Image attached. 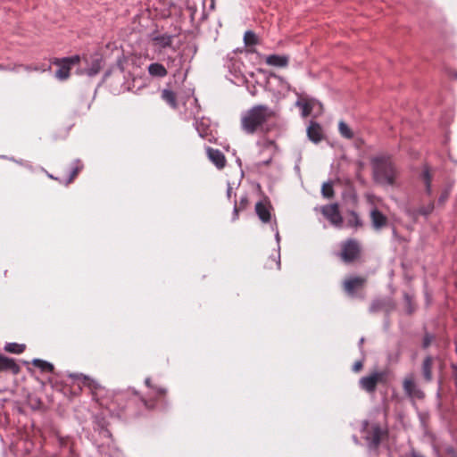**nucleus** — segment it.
<instances>
[{
	"instance_id": "obj_1",
	"label": "nucleus",
	"mask_w": 457,
	"mask_h": 457,
	"mask_svg": "<svg viewBox=\"0 0 457 457\" xmlns=\"http://www.w3.org/2000/svg\"><path fill=\"white\" fill-rule=\"evenodd\" d=\"M274 115L268 106L258 104L245 112L241 116V128L246 134L263 131L266 122Z\"/></svg>"
},
{
	"instance_id": "obj_2",
	"label": "nucleus",
	"mask_w": 457,
	"mask_h": 457,
	"mask_svg": "<svg viewBox=\"0 0 457 457\" xmlns=\"http://www.w3.org/2000/svg\"><path fill=\"white\" fill-rule=\"evenodd\" d=\"M371 165L374 180L383 186H393L397 176V170L391 158L380 155L372 158Z\"/></svg>"
},
{
	"instance_id": "obj_3",
	"label": "nucleus",
	"mask_w": 457,
	"mask_h": 457,
	"mask_svg": "<svg viewBox=\"0 0 457 457\" xmlns=\"http://www.w3.org/2000/svg\"><path fill=\"white\" fill-rule=\"evenodd\" d=\"M361 433L367 447L370 452H377L381 442L387 437L386 428H383L378 423H369L363 420L361 423Z\"/></svg>"
},
{
	"instance_id": "obj_4",
	"label": "nucleus",
	"mask_w": 457,
	"mask_h": 457,
	"mask_svg": "<svg viewBox=\"0 0 457 457\" xmlns=\"http://www.w3.org/2000/svg\"><path fill=\"white\" fill-rule=\"evenodd\" d=\"M387 372L386 370L374 371L371 374L362 377L360 381L361 389L368 393H374L378 383H385L386 381Z\"/></svg>"
},
{
	"instance_id": "obj_5",
	"label": "nucleus",
	"mask_w": 457,
	"mask_h": 457,
	"mask_svg": "<svg viewBox=\"0 0 457 457\" xmlns=\"http://www.w3.org/2000/svg\"><path fill=\"white\" fill-rule=\"evenodd\" d=\"M361 247L355 239H348L342 243L340 257L345 263L354 262L360 255Z\"/></svg>"
},
{
	"instance_id": "obj_6",
	"label": "nucleus",
	"mask_w": 457,
	"mask_h": 457,
	"mask_svg": "<svg viewBox=\"0 0 457 457\" xmlns=\"http://www.w3.org/2000/svg\"><path fill=\"white\" fill-rule=\"evenodd\" d=\"M79 62V56L74 55L71 57L63 58L62 60H56L54 64L59 66V69L55 72L57 79L64 80L69 78L70 71L71 66L77 64Z\"/></svg>"
},
{
	"instance_id": "obj_7",
	"label": "nucleus",
	"mask_w": 457,
	"mask_h": 457,
	"mask_svg": "<svg viewBox=\"0 0 457 457\" xmlns=\"http://www.w3.org/2000/svg\"><path fill=\"white\" fill-rule=\"evenodd\" d=\"M403 388L405 395L411 399H422L424 398L423 391L417 386L412 375L404 378L403 382Z\"/></svg>"
},
{
	"instance_id": "obj_8",
	"label": "nucleus",
	"mask_w": 457,
	"mask_h": 457,
	"mask_svg": "<svg viewBox=\"0 0 457 457\" xmlns=\"http://www.w3.org/2000/svg\"><path fill=\"white\" fill-rule=\"evenodd\" d=\"M322 214L336 227H340L343 222L342 216L339 212L338 204H327L321 209Z\"/></svg>"
},
{
	"instance_id": "obj_9",
	"label": "nucleus",
	"mask_w": 457,
	"mask_h": 457,
	"mask_svg": "<svg viewBox=\"0 0 457 457\" xmlns=\"http://www.w3.org/2000/svg\"><path fill=\"white\" fill-rule=\"evenodd\" d=\"M366 283V279L361 277H353L345 279L344 282V289L349 295H354L357 289L361 288Z\"/></svg>"
},
{
	"instance_id": "obj_10",
	"label": "nucleus",
	"mask_w": 457,
	"mask_h": 457,
	"mask_svg": "<svg viewBox=\"0 0 457 457\" xmlns=\"http://www.w3.org/2000/svg\"><path fill=\"white\" fill-rule=\"evenodd\" d=\"M21 369L13 359L0 354V372L11 371L12 374H18Z\"/></svg>"
},
{
	"instance_id": "obj_11",
	"label": "nucleus",
	"mask_w": 457,
	"mask_h": 457,
	"mask_svg": "<svg viewBox=\"0 0 457 457\" xmlns=\"http://www.w3.org/2000/svg\"><path fill=\"white\" fill-rule=\"evenodd\" d=\"M207 154L209 159L218 169H222L225 167L226 159L224 154L218 149H213L212 147L207 148Z\"/></svg>"
},
{
	"instance_id": "obj_12",
	"label": "nucleus",
	"mask_w": 457,
	"mask_h": 457,
	"mask_svg": "<svg viewBox=\"0 0 457 457\" xmlns=\"http://www.w3.org/2000/svg\"><path fill=\"white\" fill-rule=\"evenodd\" d=\"M307 135L311 141L314 143L320 142L323 137V134L320 124L314 121H311L309 127L307 128Z\"/></svg>"
},
{
	"instance_id": "obj_13",
	"label": "nucleus",
	"mask_w": 457,
	"mask_h": 457,
	"mask_svg": "<svg viewBox=\"0 0 457 457\" xmlns=\"http://www.w3.org/2000/svg\"><path fill=\"white\" fill-rule=\"evenodd\" d=\"M370 219L372 226L376 230L381 229L387 223V218L378 209L371 210Z\"/></svg>"
},
{
	"instance_id": "obj_14",
	"label": "nucleus",
	"mask_w": 457,
	"mask_h": 457,
	"mask_svg": "<svg viewBox=\"0 0 457 457\" xmlns=\"http://www.w3.org/2000/svg\"><path fill=\"white\" fill-rule=\"evenodd\" d=\"M266 63L275 67H286L288 64V57L286 55L270 54L266 57Z\"/></svg>"
},
{
	"instance_id": "obj_15",
	"label": "nucleus",
	"mask_w": 457,
	"mask_h": 457,
	"mask_svg": "<svg viewBox=\"0 0 457 457\" xmlns=\"http://www.w3.org/2000/svg\"><path fill=\"white\" fill-rule=\"evenodd\" d=\"M255 212L258 215L259 219L264 222L267 223L270 220V212L268 205L262 202H258L255 204Z\"/></svg>"
},
{
	"instance_id": "obj_16",
	"label": "nucleus",
	"mask_w": 457,
	"mask_h": 457,
	"mask_svg": "<svg viewBox=\"0 0 457 457\" xmlns=\"http://www.w3.org/2000/svg\"><path fill=\"white\" fill-rule=\"evenodd\" d=\"M147 71L152 77L156 78H164L168 74L166 68L159 62L149 64Z\"/></svg>"
},
{
	"instance_id": "obj_17",
	"label": "nucleus",
	"mask_w": 457,
	"mask_h": 457,
	"mask_svg": "<svg viewBox=\"0 0 457 457\" xmlns=\"http://www.w3.org/2000/svg\"><path fill=\"white\" fill-rule=\"evenodd\" d=\"M432 365L433 358L431 356L426 357L423 361L421 370L423 378L427 382H430L432 380Z\"/></svg>"
},
{
	"instance_id": "obj_18",
	"label": "nucleus",
	"mask_w": 457,
	"mask_h": 457,
	"mask_svg": "<svg viewBox=\"0 0 457 457\" xmlns=\"http://www.w3.org/2000/svg\"><path fill=\"white\" fill-rule=\"evenodd\" d=\"M173 37L168 34L157 35L153 37V41L161 48H166L171 46Z\"/></svg>"
},
{
	"instance_id": "obj_19",
	"label": "nucleus",
	"mask_w": 457,
	"mask_h": 457,
	"mask_svg": "<svg viewBox=\"0 0 457 457\" xmlns=\"http://www.w3.org/2000/svg\"><path fill=\"white\" fill-rule=\"evenodd\" d=\"M420 178L425 185L426 193L428 195H431L432 194V187H431L432 175H431L430 170L428 166L424 167L422 172L420 175Z\"/></svg>"
},
{
	"instance_id": "obj_20",
	"label": "nucleus",
	"mask_w": 457,
	"mask_h": 457,
	"mask_svg": "<svg viewBox=\"0 0 457 457\" xmlns=\"http://www.w3.org/2000/svg\"><path fill=\"white\" fill-rule=\"evenodd\" d=\"M102 60L99 58H96L92 61L90 66L83 71L88 77H94L98 74L102 69Z\"/></svg>"
},
{
	"instance_id": "obj_21",
	"label": "nucleus",
	"mask_w": 457,
	"mask_h": 457,
	"mask_svg": "<svg viewBox=\"0 0 457 457\" xmlns=\"http://www.w3.org/2000/svg\"><path fill=\"white\" fill-rule=\"evenodd\" d=\"M162 99L171 108L176 109L178 107L176 95L173 91L170 89H163L162 91Z\"/></svg>"
},
{
	"instance_id": "obj_22",
	"label": "nucleus",
	"mask_w": 457,
	"mask_h": 457,
	"mask_svg": "<svg viewBox=\"0 0 457 457\" xmlns=\"http://www.w3.org/2000/svg\"><path fill=\"white\" fill-rule=\"evenodd\" d=\"M32 364L40 369L44 372H53L54 371V365L46 361H43L40 359H34L32 361Z\"/></svg>"
},
{
	"instance_id": "obj_23",
	"label": "nucleus",
	"mask_w": 457,
	"mask_h": 457,
	"mask_svg": "<svg viewBox=\"0 0 457 457\" xmlns=\"http://www.w3.org/2000/svg\"><path fill=\"white\" fill-rule=\"evenodd\" d=\"M338 130L342 137L351 139L353 137V133L349 126L343 120L338 123Z\"/></svg>"
},
{
	"instance_id": "obj_24",
	"label": "nucleus",
	"mask_w": 457,
	"mask_h": 457,
	"mask_svg": "<svg viewBox=\"0 0 457 457\" xmlns=\"http://www.w3.org/2000/svg\"><path fill=\"white\" fill-rule=\"evenodd\" d=\"M4 350L12 353H21L25 350V345H20L17 343H7L4 345Z\"/></svg>"
},
{
	"instance_id": "obj_25",
	"label": "nucleus",
	"mask_w": 457,
	"mask_h": 457,
	"mask_svg": "<svg viewBox=\"0 0 457 457\" xmlns=\"http://www.w3.org/2000/svg\"><path fill=\"white\" fill-rule=\"evenodd\" d=\"M321 194L323 197L330 199L334 196V189L332 182H325L321 187Z\"/></svg>"
},
{
	"instance_id": "obj_26",
	"label": "nucleus",
	"mask_w": 457,
	"mask_h": 457,
	"mask_svg": "<svg viewBox=\"0 0 457 457\" xmlns=\"http://www.w3.org/2000/svg\"><path fill=\"white\" fill-rule=\"evenodd\" d=\"M347 223L350 227H355V228L361 227L362 225V222H361L360 217L358 216V214L355 212H351L349 213V218H348Z\"/></svg>"
},
{
	"instance_id": "obj_27",
	"label": "nucleus",
	"mask_w": 457,
	"mask_h": 457,
	"mask_svg": "<svg viewBox=\"0 0 457 457\" xmlns=\"http://www.w3.org/2000/svg\"><path fill=\"white\" fill-rule=\"evenodd\" d=\"M244 41L245 46H254L257 44L258 39L256 35L253 31L248 30L245 33Z\"/></svg>"
},
{
	"instance_id": "obj_28",
	"label": "nucleus",
	"mask_w": 457,
	"mask_h": 457,
	"mask_svg": "<svg viewBox=\"0 0 457 457\" xmlns=\"http://www.w3.org/2000/svg\"><path fill=\"white\" fill-rule=\"evenodd\" d=\"M195 126L201 137H204L207 135V125L204 123V120L200 121L196 120L195 122Z\"/></svg>"
},
{
	"instance_id": "obj_29",
	"label": "nucleus",
	"mask_w": 457,
	"mask_h": 457,
	"mask_svg": "<svg viewBox=\"0 0 457 457\" xmlns=\"http://www.w3.org/2000/svg\"><path fill=\"white\" fill-rule=\"evenodd\" d=\"M247 204H248V199L246 196L241 197L239 207L237 205V204H235L234 211H233V214H234L233 220H236L237 218L239 210L245 209L246 207Z\"/></svg>"
},
{
	"instance_id": "obj_30",
	"label": "nucleus",
	"mask_w": 457,
	"mask_h": 457,
	"mask_svg": "<svg viewBox=\"0 0 457 457\" xmlns=\"http://www.w3.org/2000/svg\"><path fill=\"white\" fill-rule=\"evenodd\" d=\"M145 384L147 387L152 388L157 396H162L166 394V389L152 386L150 378H145Z\"/></svg>"
},
{
	"instance_id": "obj_31",
	"label": "nucleus",
	"mask_w": 457,
	"mask_h": 457,
	"mask_svg": "<svg viewBox=\"0 0 457 457\" xmlns=\"http://www.w3.org/2000/svg\"><path fill=\"white\" fill-rule=\"evenodd\" d=\"M386 306V301L384 300H375L372 302L370 307V312H377L382 310Z\"/></svg>"
},
{
	"instance_id": "obj_32",
	"label": "nucleus",
	"mask_w": 457,
	"mask_h": 457,
	"mask_svg": "<svg viewBox=\"0 0 457 457\" xmlns=\"http://www.w3.org/2000/svg\"><path fill=\"white\" fill-rule=\"evenodd\" d=\"M451 189H452L451 186H449L442 191V193L438 198V204H443L445 203V201L448 199V197L450 195Z\"/></svg>"
},
{
	"instance_id": "obj_33",
	"label": "nucleus",
	"mask_w": 457,
	"mask_h": 457,
	"mask_svg": "<svg viewBox=\"0 0 457 457\" xmlns=\"http://www.w3.org/2000/svg\"><path fill=\"white\" fill-rule=\"evenodd\" d=\"M433 210H434V204H429L427 206L420 208L418 212L420 215L428 216V215H429L433 212Z\"/></svg>"
},
{
	"instance_id": "obj_34",
	"label": "nucleus",
	"mask_w": 457,
	"mask_h": 457,
	"mask_svg": "<svg viewBox=\"0 0 457 457\" xmlns=\"http://www.w3.org/2000/svg\"><path fill=\"white\" fill-rule=\"evenodd\" d=\"M84 385L87 386L91 389H96L98 388L99 385L93 379H90L89 378L84 376Z\"/></svg>"
},
{
	"instance_id": "obj_35",
	"label": "nucleus",
	"mask_w": 457,
	"mask_h": 457,
	"mask_svg": "<svg viewBox=\"0 0 457 457\" xmlns=\"http://www.w3.org/2000/svg\"><path fill=\"white\" fill-rule=\"evenodd\" d=\"M79 170H80V167H79V166H76L75 168L72 169V170L71 172L70 179L68 180V183H71L74 179V178L78 175Z\"/></svg>"
},
{
	"instance_id": "obj_36",
	"label": "nucleus",
	"mask_w": 457,
	"mask_h": 457,
	"mask_svg": "<svg viewBox=\"0 0 457 457\" xmlns=\"http://www.w3.org/2000/svg\"><path fill=\"white\" fill-rule=\"evenodd\" d=\"M311 112H312L311 106L308 104H303V112H302L303 116L306 117V116L310 115Z\"/></svg>"
},
{
	"instance_id": "obj_37",
	"label": "nucleus",
	"mask_w": 457,
	"mask_h": 457,
	"mask_svg": "<svg viewBox=\"0 0 457 457\" xmlns=\"http://www.w3.org/2000/svg\"><path fill=\"white\" fill-rule=\"evenodd\" d=\"M362 369V362L361 361H356L353 366L354 372H359Z\"/></svg>"
},
{
	"instance_id": "obj_38",
	"label": "nucleus",
	"mask_w": 457,
	"mask_h": 457,
	"mask_svg": "<svg viewBox=\"0 0 457 457\" xmlns=\"http://www.w3.org/2000/svg\"><path fill=\"white\" fill-rule=\"evenodd\" d=\"M400 353L397 352L395 355L390 354L388 359L390 362H397L399 361Z\"/></svg>"
},
{
	"instance_id": "obj_39",
	"label": "nucleus",
	"mask_w": 457,
	"mask_h": 457,
	"mask_svg": "<svg viewBox=\"0 0 457 457\" xmlns=\"http://www.w3.org/2000/svg\"><path fill=\"white\" fill-rule=\"evenodd\" d=\"M432 338L429 336H426L423 340V346L426 348L428 347L431 343Z\"/></svg>"
},
{
	"instance_id": "obj_40",
	"label": "nucleus",
	"mask_w": 457,
	"mask_h": 457,
	"mask_svg": "<svg viewBox=\"0 0 457 457\" xmlns=\"http://www.w3.org/2000/svg\"><path fill=\"white\" fill-rule=\"evenodd\" d=\"M411 457H425L423 454H421V453H420L418 452H415V451L411 452Z\"/></svg>"
},
{
	"instance_id": "obj_41",
	"label": "nucleus",
	"mask_w": 457,
	"mask_h": 457,
	"mask_svg": "<svg viewBox=\"0 0 457 457\" xmlns=\"http://www.w3.org/2000/svg\"><path fill=\"white\" fill-rule=\"evenodd\" d=\"M231 193H232V187L230 186V183H228L227 195L228 198L231 196Z\"/></svg>"
},
{
	"instance_id": "obj_42",
	"label": "nucleus",
	"mask_w": 457,
	"mask_h": 457,
	"mask_svg": "<svg viewBox=\"0 0 457 457\" xmlns=\"http://www.w3.org/2000/svg\"><path fill=\"white\" fill-rule=\"evenodd\" d=\"M14 69H15V68H11V67H9V66H8V67H5V66H4V65L0 64V70H1V71H12V70H14Z\"/></svg>"
},
{
	"instance_id": "obj_43",
	"label": "nucleus",
	"mask_w": 457,
	"mask_h": 457,
	"mask_svg": "<svg viewBox=\"0 0 457 457\" xmlns=\"http://www.w3.org/2000/svg\"><path fill=\"white\" fill-rule=\"evenodd\" d=\"M273 230H275V237H276V240L278 242L280 240V237H279V233H278V230L277 228H272Z\"/></svg>"
},
{
	"instance_id": "obj_44",
	"label": "nucleus",
	"mask_w": 457,
	"mask_h": 457,
	"mask_svg": "<svg viewBox=\"0 0 457 457\" xmlns=\"http://www.w3.org/2000/svg\"><path fill=\"white\" fill-rule=\"evenodd\" d=\"M144 404L146 408H149V409L154 407V404L147 402L146 400H144Z\"/></svg>"
},
{
	"instance_id": "obj_45",
	"label": "nucleus",
	"mask_w": 457,
	"mask_h": 457,
	"mask_svg": "<svg viewBox=\"0 0 457 457\" xmlns=\"http://www.w3.org/2000/svg\"><path fill=\"white\" fill-rule=\"evenodd\" d=\"M353 442H354L355 444H359V439H358V437H357L356 436H353Z\"/></svg>"
},
{
	"instance_id": "obj_46",
	"label": "nucleus",
	"mask_w": 457,
	"mask_h": 457,
	"mask_svg": "<svg viewBox=\"0 0 457 457\" xmlns=\"http://www.w3.org/2000/svg\"><path fill=\"white\" fill-rule=\"evenodd\" d=\"M167 61H168V64H169L170 62H173L175 60L173 58H171V57H169L167 59Z\"/></svg>"
},
{
	"instance_id": "obj_47",
	"label": "nucleus",
	"mask_w": 457,
	"mask_h": 457,
	"mask_svg": "<svg viewBox=\"0 0 457 457\" xmlns=\"http://www.w3.org/2000/svg\"><path fill=\"white\" fill-rule=\"evenodd\" d=\"M363 342H364V338H363V337H361V338L360 339V342H359L360 346L363 344Z\"/></svg>"
},
{
	"instance_id": "obj_48",
	"label": "nucleus",
	"mask_w": 457,
	"mask_h": 457,
	"mask_svg": "<svg viewBox=\"0 0 457 457\" xmlns=\"http://www.w3.org/2000/svg\"><path fill=\"white\" fill-rule=\"evenodd\" d=\"M25 69H26L27 71H29V70H30V68H29V67H28V66H26V67H25Z\"/></svg>"
},
{
	"instance_id": "obj_49",
	"label": "nucleus",
	"mask_w": 457,
	"mask_h": 457,
	"mask_svg": "<svg viewBox=\"0 0 457 457\" xmlns=\"http://www.w3.org/2000/svg\"><path fill=\"white\" fill-rule=\"evenodd\" d=\"M456 353H457V345H456Z\"/></svg>"
}]
</instances>
